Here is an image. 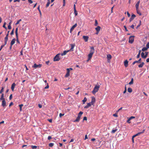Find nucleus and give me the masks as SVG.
Here are the masks:
<instances>
[{"mask_svg": "<svg viewBox=\"0 0 149 149\" xmlns=\"http://www.w3.org/2000/svg\"><path fill=\"white\" fill-rule=\"evenodd\" d=\"M15 41L16 39L15 38H13L10 42V45H13L15 43Z\"/></svg>", "mask_w": 149, "mask_h": 149, "instance_id": "a211bd4d", "label": "nucleus"}, {"mask_svg": "<svg viewBox=\"0 0 149 149\" xmlns=\"http://www.w3.org/2000/svg\"><path fill=\"white\" fill-rule=\"evenodd\" d=\"M131 120L130 119V118H129L127 120V122L129 123H130V121Z\"/></svg>", "mask_w": 149, "mask_h": 149, "instance_id": "4d7b16f0", "label": "nucleus"}, {"mask_svg": "<svg viewBox=\"0 0 149 149\" xmlns=\"http://www.w3.org/2000/svg\"><path fill=\"white\" fill-rule=\"evenodd\" d=\"M100 87V86L99 85H96L92 91V93L94 94L99 90Z\"/></svg>", "mask_w": 149, "mask_h": 149, "instance_id": "f257e3e1", "label": "nucleus"}, {"mask_svg": "<svg viewBox=\"0 0 149 149\" xmlns=\"http://www.w3.org/2000/svg\"><path fill=\"white\" fill-rule=\"evenodd\" d=\"M145 57H146V58L147 56L148 55V52H145Z\"/></svg>", "mask_w": 149, "mask_h": 149, "instance_id": "8fccbe9b", "label": "nucleus"}, {"mask_svg": "<svg viewBox=\"0 0 149 149\" xmlns=\"http://www.w3.org/2000/svg\"><path fill=\"white\" fill-rule=\"evenodd\" d=\"M95 98H94V97H92L91 101L90 102L93 105L94 104V102H95Z\"/></svg>", "mask_w": 149, "mask_h": 149, "instance_id": "6ab92c4d", "label": "nucleus"}, {"mask_svg": "<svg viewBox=\"0 0 149 149\" xmlns=\"http://www.w3.org/2000/svg\"><path fill=\"white\" fill-rule=\"evenodd\" d=\"M128 62L127 60H126L124 62V65L125 67H127L128 66Z\"/></svg>", "mask_w": 149, "mask_h": 149, "instance_id": "f3484780", "label": "nucleus"}, {"mask_svg": "<svg viewBox=\"0 0 149 149\" xmlns=\"http://www.w3.org/2000/svg\"><path fill=\"white\" fill-rule=\"evenodd\" d=\"M18 27H17L15 31V33L16 36H18Z\"/></svg>", "mask_w": 149, "mask_h": 149, "instance_id": "c85d7f7f", "label": "nucleus"}, {"mask_svg": "<svg viewBox=\"0 0 149 149\" xmlns=\"http://www.w3.org/2000/svg\"><path fill=\"white\" fill-rule=\"evenodd\" d=\"M2 106L3 107H5L6 105V102L5 101V99L2 100Z\"/></svg>", "mask_w": 149, "mask_h": 149, "instance_id": "ddd939ff", "label": "nucleus"}, {"mask_svg": "<svg viewBox=\"0 0 149 149\" xmlns=\"http://www.w3.org/2000/svg\"><path fill=\"white\" fill-rule=\"evenodd\" d=\"M4 87H2L1 88V89L0 91V93H2L4 91Z\"/></svg>", "mask_w": 149, "mask_h": 149, "instance_id": "473e14b6", "label": "nucleus"}, {"mask_svg": "<svg viewBox=\"0 0 149 149\" xmlns=\"http://www.w3.org/2000/svg\"><path fill=\"white\" fill-rule=\"evenodd\" d=\"M54 144L53 143H50L49 144V146L50 147H52L54 146Z\"/></svg>", "mask_w": 149, "mask_h": 149, "instance_id": "37998d69", "label": "nucleus"}, {"mask_svg": "<svg viewBox=\"0 0 149 149\" xmlns=\"http://www.w3.org/2000/svg\"><path fill=\"white\" fill-rule=\"evenodd\" d=\"M87 99L86 98V97H85L84 99V100H83V104H84L85 102L87 101Z\"/></svg>", "mask_w": 149, "mask_h": 149, "instance_id": "f704fd0d", "label": "nucleus"}, {"mask_svg": "<svg viewBox=\"0 0 149 149\" xmlns=\"http://www.w3.org/2000/svg\"><path fill=\"white\" fill-rule=\"evenodd\" d=\"M113 116H114L116 117H118V115L116 113L113 114Z\"/></svg>", "mask_w": 149, "mask_h": 149, "instance_id": "774afa93", "label": "nucleus"}, {"mask_svg": "<svg viewBox=\"0 0 149 149\" xmlns=\"http://www.w3.org/2000/svg\"><path fill=\"white\" fill-rule=\"evenodd\" d=\"M31 147L33 149H36L37 147V146H31Z\"/></svg>", "mask_w": 149, "mask_h": 149, "instance_id": "a19ab883", "label": "nucleus"}, {"mask_svg": "<svg viewBox=\"0 0 149 149\" xmlns=\"http://www.w3.org/2000/svg\"><path fill=\"white\" fill-rule=\"evenodd\" d=\"M77 24H75L73 25L72 26V27L70 29V33H72V31L74 30V28L77 26Z\"/></svg>", "mask_w": 149, "mask_h": 149, "instance_id": "0eeeda50", "label": "nucleus"}, {"mask_svg": "<svg viewBox=\"0 0 149 149\" xmlns=\"http://www.w3.org/2000/svg\"><path fill=\"white\" fill-rule=\"evenodd\" d=\"M5 45H5V44H4V45H2L1 46V48H0V51L1 50V49L3 48V47Z\"/></svg>", "mask_w": 149, "mask_h": 149, "instance_id": "864d4df0", "label": "nucleus"}, {"mask_svg": "<svg viewBox=\"0 0 149 149\" xmlns=\"http://www.w3.org/2000/svg\"><path fill=\"white\" fill-rule=\"evenodd\" d=\"M95 49L93 47H91V50L90 51V53L94 54V52Z\"/></svg>", "mask_w": 149, "mask_h": 149, "instance_id": "f8f14e48", "label": "nucleus"}, {"mask_svg": "<svg viewBox=\"0 0 149 149\" xmlns=\"http://www.w3.org/2000/svg\"><path fill=\"white\" fill-rule=\"evenodd\" d=\"M8 39V35H6V36L4 38V44L5 45L7 44V42Z\"/></svg>", "mask_w": 149, "mask_h": 149, "instance_id": "6e6552de", "label": "nucleus"}, {"mask_svg": "<svg viewBox=\"0 0 149 149\" xmlns=\"http://www.w3.org/2000/svg\"><path fill=\"white\" fill-rule=\"evenodd\" d=\"M12 98V94H11L9 96V100H11Z\"/></svg>", "mask_w": 149, "mask_h": 149, "instance_id": "bf43d9fd", "label": "nucleus"}, {"mask_svg": "<svg viewBox=\"0 0 149 149\" xmlns=\"http://www.w3.org/2000/svg\"><path fill=\"white\" fill-rule=\"evenodd\" d=\"M144 63L143 62H142L141 64L139 65L138 67L139 68H142L143 67V65H144Z\"/></svg>", "mask_w": 149, "mask_h": 149, "instance_id": "bb28decb", "label": "nucleus"}, {"mask_svg": "<svg viewBox=\"0 0 149 149\" xmlns=\"http://www.w3.org/2000/svg\"><path fill=\"white\" fill-rule=\"evenodd\" d=\"M14 29H13V30H12V31L10 33V35H13L14 34Z\"/></svg>", "mask_w": 149, "mask_h": 149, "instance_id": "603ef678", "label": "nucleus"}, {"mask_svg": "<svg viewBox=\"0 0 149 149\" xmlns=\"http://www.w3.org/2000/svg\"><path fill=\"white\" fill-rule=\"evenodd\" d=\"M136 17V16L134 14H132L131 17L130 19V22H131Z\"/></svg>", "mask_w": 149, "mask_h": 149, "instance_id": "423d86ee", "label": "nucleus"}, {"mask_svg": "<svg viewBox=\"0 0 149 149\" xmlns=\"http://www.w3.org/2000/svg\"><path fill=\"white\" fill-rule=\"evenodd\" d=\"M16 85V84H15V83H13L12 84L11 86V89L13 91H14V88H15V86Z\"/></svg>", "mask_w": 149, "mask_h": 149, "instance_id": "1a4fd4ad", "label": "nucleus"}, {"mask_svg": "<svg viewBox=\"0 0 149 149\" xmlns=\"http://www.w3.org/2000/svg\"><path fill=\"white\" fill-rule=\"evenodd\" d=\"M132 88H128V89H127V91L128 92H129V93H131L132 92Z\"/></svg>", "mask_w": 149, "mask_h": 149, "instance_id": "cd10ccee", "label": "nucleus"}, {"mask_svg": "<svg viewBox=\"0 0 149 149\" xmlns=\"http://www.w3.org/2000/svg\"><path fill=\"white\" fill-rule=\"evenodd\" d=\"M82 38L85 42H87L88 40L89 37L87 36H84Z\"/></svg>", "mask_w": 149, "mask_h": 149, "instance_id": "20e7f679", "label": "nucleus"}, {"mask_svg": "<svg viewBox=\"0 0 149 149\" xmlns=\"http://www.w3.org/2000/svg\"><path fill=\"white\" fill-rule=\"evenodd\" d=\"M98 24V22L97 21L96 19L95 20V26H97Z\"/></svg>", "mask_w": 149, "mask_h": 149, "instance_id": "49530a36", "label": "nucleus"}, {"mask_svg": "<svg viewBox=\"0 0 149 149\" xmlns=\"http://www.w3.org/2000/svg\"><path fill=\"white\" fill-rule=\"evenodd\" d=\"M141 24V20L139 21V23L138 25L137 26L136 28H137L138 27H139Z\"/></svg>", "mask_w": 149, "mask_h": 149, "instance_id": "09e8293b", "label": "nucleus"}, {"mask_svg": "<svg viewBox=\"0 0 149 149\" xmlns=\"http://www.w3.org/2000/svg\"><path fill=\"white\" fill-rule=\"evenodd\" d=\"M49 88V86L48 85V84H47V85L46 87H45V89H47V88Z\"/></svg>", "mask_w": 149, "mask_h": 149, "instance_id": "680f3d73", "label": "nucleus"}, {"mask_svg": "<svg viewBox=\"0 0 149 149\" xmlns=\"http://www.w3.org/2000/svg\"><path fill=\"white\" fill-rule=\"evenodd\" d=\"M13 104V103L12 102H11L9 104V106L10 107Z\"/></svg>", "mask_w": 149, "mask_h": 149, "instance_id": "69168bd1", "label": "nucleus"}, {"mask_svg": "<svg viewBox=\"0 0 149 149\" xmlns=\"http://www.w3.org/2000/svg\"><path fill=\"white\" fill-rule=\"evenodd\" d=\"M60 55V53L57 54L54 58V61H59L60 59V58L59 57V55Z\"/></svg>", "mask_w": 149, "mask_h": 149, "instance_id": "f03ea898", "label": "nucleus"}, {"mask_svg": "<svg viewBox=\"0 0 149 149\" xmlns=\"http://www.w3.org/2000/svg\"><path fill=\"white\" fill-rule=\"evenodd\" d=\"M145 131V130H143L142 131V132H139V133H138L136 134H135V135L136 136H138V135H140L141 134H142V133H143L144 132V131Z\"/></svg>", "mask_w": 149, "mask_h": 149, "instance_id": "4be33fe9", "label": "nucleus"}, {"mask_svg": "<svg viewBox=\"0 0 149 149\" xmlns=\"http://www.w3.org/2000/svg\"><path fill=\"white\" fill-rule=\"evenodd\" d=\"M74 13L75 15L76 16H77V12L76 10V9H74Z\"/></svg>", "mask_w": 149, "mask_h": 149, "instance_id": "c03bdc74", "label": "nucleus"}, {"mask_svg": "<svg viewBox=\"0 0 149 149\" xmlns=\"http://www.w3.org/2000/svg\"><path fill=\"white\" fill-rule=\"evenodd\" d=\"M70 76V73L67 72L66 74L65 75V77H67Z\"/></svg>", "mask_w": 149, "mask_h": 149, "instance_id": "ea45409f", "label": "nucleus"}, {"mask_svg": "<svg viewBox=\"0 0 149 149\" xmlns=\"http://www.w3.org/2000/svg\"><path fill=\"white\" fill-rule=\"evenodd\" d=\"M38 10L39 11V12L40 13V16H41L42 15V13H41V11L40 10V6H39L38 7V8H37Z\"/></svg>", "mask_w": 149, "mask_h": 149, "instance_id": "c9c22d12", "label": "nucleus"}, {"mask_svg": "<svg viewBox=\"0 0 149 149\" xmlns=\"http://www.w3.org/2000/svg\"><path fill=\"white\" fill-rule=\"evenodd\" d=\"M28 2L30 3H33L32 0H28Z\"/></svg>", "mask_w": 149, "mask_h": 149, "instance_id": "13d9d810", "label": "nucleus"}, {"mask_svg": "<svg viewBox=\"0 0 149 149\" xmlns=\"http://www.w3.org/2000/svg\"><path fill=\"white\" fill-rule=\"evenodd\" d=\"M69 51V50H65L63 51V52L62 53L60 54V55H61V56L65 55H66L67 53Z\"/></svg>", "mask_w": 149, "mask_h": 149, "instance_id": "dca6fc26", "label": "nucleus"}, {"mask_svg": "<svg viewBox=\"0 0 149 149\" xmlns=\"http://www.w3.org/2000/svg\"><path fill=\"white\" fill-rule=\"evenodd\" d=\"M134 36H131L130 37L129 39V42L130 43H132L134 41Z\"/></svg>", "mask_w": 149, "mask_h": 149, "instance_id": "7ed1b4c3", "label": "nucleus"}, {"mask_svg": "<svg viewBox=\"0 0 149 149\" xmlns=\"http://www.w3.org/2000/svg\"><path fill=\"white\" fill-rule=\"evenodd\" d=\"M146 47L148 48V49L149 48V42H148L146 45Z\"/></svg>", "mask_w": 149, "mask_h": 149, "instance_id": "6e6d98bb", "label": "nucleus"}, {"mask_svg": "<svg viewBox=\"0 0 149 149\" xmlns=\"http://www.w3.org/2000/svg\"><path fill=\"white\" fill-rule=\"evenodd\" d=\"M135 118V117L134 116H132L130 117L129 118H130V119L131 120L133 118Z\"/></svg>", "mask_w": 149, "mask_h": 149, "instance_id": "338daca9", "label": "nucleus"}, {"mask_svg": "<svg viewBox=\"0 0 149 149\" xmlns=\"http://www.w3.org/2000/svg\"><path fill=\"white\" fill-rule=\"evenodd\" d=\"M92 105V104L91 103H87V105L84 107V108L85 109H87Z\"/></svg>", "mask_w": 149, "mask_h": 149, "instance_id": "4468645a", "label": "nucleus"}, {"mask_svg": "<svg viewBox=\"0 0 149 149\" xmlns=\"http://www.w3.org/2000/svg\"><path fill=\"white\" fill-rule=\"evenodd\" d=\"M100 27L99 26H98L97 27L95 28V29L97 31L99 32L100 31Z\"/></svg>", "mask_w": 149, "mask_h": 149, "instance_id": "412c9836", "label": "nucleus"}, {"mask_svg": "<svg viewBox=\"0 0 149 149\" xmlns=\"http://www.w3.org/2000/svg\"><path fill=\"white\" fill-rule=\"evenodd\" d=\"M145 54L143 52H142L141 53V56L143 58H145L146 57H145Z\"/></svg>", "mask_w": 149, "mask_h": 149, "instance_id": "7c9ffc66", "label": "nucleus"}, {"mask_svg": "<svg viewBox=\"0 0 149 149\" xmlns=\"http://www.w3.org/2000/svg\"><path fill=\"white\" fill-rule=\"evenodd\" d=\"M136 9V12L137 14H138L140 16H141V13L139 10V9Z\"/></svg>", "mask_w": 149, "mask_h": 149, "instance_id": "a878e982", "label": "nucleus"}, {"mask_svg": "<svg viewBox=\"0 0 149 149\" xmlns=\"http://www.w3.org/2000/svg\"><path fill=\"white\" fill-rule=\"evenodd\" d=\"M107 58L108 60L110 59L111 58V56L110 54H108L107 56Z\"/></svg>", "mask_w": 149, "mask_h": 149, "instance_id": "72a5a7b5", "label": "nucleus"}, {"mask_svg": "<svg viewBox=\"0 0 149 149\" xmlns=\"http://www.w3.org/2000/svg\"><path fill=\"white\" fill-rule=\"evenodd\" d=\"M133 78H132L131 79V81L129 83V84L130 85L132 84L133 83Z\"/></svg>", "mask_w": 149, "mask_h": 149, "instance_id": "c756f323", "label": "nucleus"}, {"mask_svg": "<svg viewBox=\"0 0 149 149\" xmlns=\"http://www.w3.org/2000/svg\"><path fill=\"white\" fill-rule=\"evenodd\" d=\"M83 120H87V117L86 116H85L83 118Z\"/></svg>", "mask_w": 149, "mask_h": 149, "instance_id": "052dcab7", "label": "nucleus"}, {"mask_svg": "<svg viewBox=\"0 0 149 149\" xmlns=\"http://www.w3.org/2000/svg\"><path fill=\"white\" fill-rule=\"evenodd\" d=\"M148 48L147 47H143L142 49V50L143 51H146L147 49H148Z\"/></svg>", "mask_w": 149, "mask_h": 149, "instance_id": "4c0bfd02", "label": "nucleus"}, {"mask_svg": "<svg viewBox=\"0 0 149 149\" xmlns=\"http://www.w3.org/2000/svg\"><path fill=\"white\" fill-rule=\"evenodd\" d=\"M83 113V112L82 111H80L79 113H78V116L77 117H79L80 118L82 115Z\"/></svg>", "mask_w": 149, "mask_h": 149, "instance_id": "5701e85b", "label": "nucleus"}, {"mask_svg": "<svg viewBox=\"0 0 149 149\" xmlns=\"http://www.w3.org/2000/svg\"><path fill=\"white\" fill-rule=\"evenodd\" d=\"M117 130V129H113L111 131V133H115Z\"/></svg>", "mask_w": 149, "mask_h": 149, "instance_id": "2f4dec72", "label": "nucleus"}, {"mask_svg": "<svg viewBox=\"0 0 149 149\" xmlns=\"http://www.w3.org/2000/svg\"><path fill=\"white\" fill-rule=\"evenodd\" d=\"M80 118H79L78 117H77V118L75 119V120H74V121L73 122H79L80 120Z\"/></svg>", "mask_w": 149, "mask_h": 149, "instance_id": "b1692460", "label": "nucleus"}, {"mask_svg": "<svg viewBox=\"0 0 149 149\" xmlns=\"http://www.w3.org/2000/svg\"><path fill=\"white\" fill-rule=\"evenodd\" d=\"M50 3V1H48L47 2V3L46 4V7L47 8L49 6Z\"/></svg>", "mask_w": 149, "mask_h": 149, "instance_id": "a18cd8bd", "label": "nucleus"}, {"mask_svg": "<svg viewBox=\"0 0 149 149\" xmlns=\"http://www.w3.org/2000/svg\"><path fill=\"white\" fill-rule=\"evenodd\" d=\"M70 46H71V48L69 50V51H73L74 48V47H75V44H70Z\"/></svg>", "mask_w": 149, "mask_h": 149, "instance_id": "9d476101", "label": "nucleus"}, {"mask_svg": "<svg viewBox=\"0 0 149 149\" xmlns=\"http://www.w3.org/2000/svg\"><path fill=\"white\" fill-rule=\"evenodd\" d=\"M42 64H39L38 65H37L36 63H35L33 66V67L35 68H40L42 66Z\"/></svg>", "mask_w": 149, "mask_h": 149, "instance_id": "39448f33", "label": "nucleus"}, {"mask_svg": "<svg viewBox=\"0 0 149 149\" xmlns=\"http://www.w3.org/2000/svg\"><path fill=\"white\" fill-rule=\"evenodd\" d=\"M141 58H140L138 61H136L132 63L133 65H134L136 63H141Z\"/></svg>", "mask_w": 149, "mask_h": 149, "instance_id": "aec40b11", "label": "nucleus"}, {"mask_svg": "<svg viewBox=\"0 0 149 149\" xmlns=\"http://www.w3.org/2000/svg\"><path fill=\"white\" fill-rule=\"evenodd\" d=\"M6 22H5L3 26V27L5 29H7V27L6 26Z\"/></svg>", "mask_w": 149, "mask_h": 149, "instance_id": "58836bf2", "label": "nucleus"}, {"mask_svg": "<svg viewBox=\"0 0 149 149\" xmlns=\"http://www.w3.org/2000/svg\"><path fill=\"white\" fill-rule=\"evenodd\" d=\"M64 113H63V114H62V113H60L59 114V117L61 118V117L63 116H64Z\"/></svg>", "mask_w": 149, "mask_h": 149, "instance_id": "3c124183", "label": "nucleus"}, {"mask_svg": "<svg viewBox=\"0 0 149 149\" xmlns=\"http://www.w3.org/2000/svg\"><path fill=\"white\" fill-rule=\"evenodd\" d=\"M8 29H11V27L10 25H9L8 26Z\"/></svg>", "mask_w": 149, "mask_h": 149, "instance_id": "5fc2aeb1", "label": "nucleus"}, {"mask_svg": "<svg viewBox=\"0 0 149 149\" xmlns=\"http://www.w3.org/2000/svg\"><path fill=\"white\" fill-rule=\"evenodd\" d=\"M93 54H92V53H89V54H88V59L87 60V61H88L89 60H90L91 58L93 55Z\"/></svg>", "mask_w": 149, "mask_h": 149, "instance_id": "9b49d317", "label": "nucleus"}, {"mask_svg": "<svg viewBox=\"0 0 149 149\" xmlns=\"http://www.w3.org/2000/svg\"><path fill=\"white\" fill-rule=\"evenodd\" d=\"M16 41H17V42L18 43L20 44V42L18 38V36H16Z\"/></svg>", "mask_w": 149, "mask_h": 149, "instance_id": "79ce46f5", "label": "nucleus"}, {"mask_svg": "<svg viewBox=\"0 0 149 149\" xmlns=\"http://www.w3.org/2000/svg\"><path fill=\"white\" fill-rule=\"evenodd\" d=\"M21 21V19H19V20H18L17 22H16V23L15 24V25H17L18 24L19 22Z\"/></svg>", "mask_w": 149, "mask_h": 149, "instance_id": "de8ad7c7", "label": "nucleus"}, {"mask_svg": "<svg viewBox=\"0 0 149 149\" xmlns=\"http://www.w3.org/2000/svg\"><path fill=\"white\" fill-rule=\"evenodd\" d=\"M127 15L128 16V17H130V13H129L128 12H127Z\"/></svg>", "mask_w": 149, "mask_h": 149, "instance_id": "0e129e2a", "label": "nucleus"}, {"mask_svg": "<svg viewBox=\"0 0 149 149\" xmlns=\"http://www.w3.org/2000/svg\"><path fill=\"white\" fill-rule=\"evenodd\" d=\"M140 3V0H139V1H138L136 3V4L135 5V7H136V9H139V6Z\"/></svg>", "mask_w": 149, "mask_h": 149, "instance_id": "2eb2a0df", "label": "nucleus"}, {"mask_svg": "<svg viewBox=\"0 0 149 149\" xmlns=\"http://www.w3.org/2000/svg\"><path fill=\"white\" fill-rule=\"evenodd\" d=\"M48 120L50 123H52V119H48Z\"/></svg>", "mask_w": 149, "mask_h": 149, "instance_id": "e2e57ef3", "label": "nucleus"}, {"mask_svg": "<svg viewBox=\"0 0 149 149\" xmlns=\"http://www.w3.org/2000/svg\"><path fill=\"white\" fill-rule=\"evenodd\" d=\"M23 106V104H22L19 105V108H20V111H22V107Z\"/></svg>", "mask_w": 149, "mask_h": 149, "instance_id": "e433bc0d", "label": "nucleus"}, {"mask_svg": "<svg viewBox=\"0 0 149 149\" xmlns=\"http://www.w3.org/2000/svg\"><path fill=\"white\" fill-rule=\"evenodd\" d=\"M1 97L0 98V100H5V99L4 98V94L3 93H1Z\"/></svg>", "mask_w": 149, "mask_h": 149, "instance_id": "393cba45", "label": "nucleus"}]
</instances>
